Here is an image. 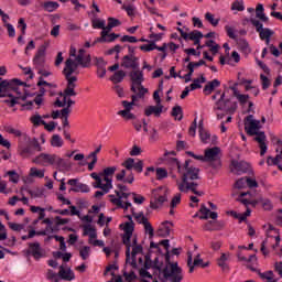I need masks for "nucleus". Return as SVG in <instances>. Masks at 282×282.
<instances>
[{"mask_svg": "<svg viewBox=\"0 0 282 282\" xmlns=\"http://www.w3.org/2000/svg\"><path fill=\"white\" fill-rule=\"evenodd\" d=\"M192 160L187 159L185 160V164L180 163L177 158H169L166 161V165L169 169L173 171H178L181 174V181H177L178 189L183 193L192 192L193 194L197 196H203V192H198L197 187L199 186V183H197V180H199V167H195L191 165Z\"/></svg>", "mask_w": 282, "mask_h": 282, "instance_id": "obj_1", "label": "nucleus"}, {"mask_svg": "<svg viewBox=\"0 0 282 282\" xmlns=\"http://www.w3.org/2000/svg\"><path fill=\"white\" fill-rule=\"evenodd\" d=\"M76 61L74 58L69 57L65 62V68L63 70L65 78L67 80V87L66 89H75L76 88V82L78 80L76 76H72L73 74L78 75L79 70L78 67L83 68H89L91 65V55L86 54V51L84 48H79V53H77Z\"/></svg>", "mask_w": 282, "mask_h": 282, "instance_id": "obj_2", "label": "nucleus"}, {"mask_svg": "<svg viewBox=\"0 0 282 282\" xmlns=\"http://www.w3.org/2000/svg\"><path fill=\"white\" fill-rule=\"evenodd\" d=\"M166 265L160 270L159 279L161 282H183L184 272L177 262H171L170 252L165 254Z\"/></svg>", "mask_w": 282, "mask_h": 282, "instance_id": "obj_3", "label": "nucleus"}, {"mask_svg": "<svg viewBox=\"0 0 282 282\" xmlns=\"http://www.w3.org/2000/svg\"><path fill=\"white\" fill-rule=\"evenodd\" d=\"M32 162L43 167L56 165L59 170L64 171H68L72 167L68 160H65L54 153H40L32 160Z\"/></svg>", "mask_w": 282, "mask_h": 282, "instance_id": "obj_4", "label": "nucleus"}, {"mask_svg": "<svg viewBox=\"0 0 282 282\" xmlns=\"http://www.w3.org/2000/svg\"><path fill=\"white\" fill-rule=\"evenodd\" d=\"M129 77L131 80L130 90L134 94L132 95L133 100L144 98V95L148 94V89L143 87L142 83L144 82L143 72L135 68L134 70H130Z\"/></svg>", "mask_w": 282, "mask_h": 282, "instance_id": "obj_5", "label": "nucleus"}, {"mask_svg": "<svg viewBox=\"0 0 282 282\" xmlns=\"http://www.w3.org/2000/svg\"><path fill=\"white\" fill-rule=\"evenodd\" d=\"M20 155L23 159H29L35 154V152H42V147L37 139L29 138L26 145L20 144L19 145Z\"/></svg>", "mask_w": 282, "mask_h": 282, "instance_id": "obj_6", "label": "nucleus"}, {"mask_svg": "<svg viewBox=\"0 0 282 282\" xmlns=\"http://www.w3.org/2000/svg\"><path fill=\"white\" fill-rule=\"evenodd\" d=\"M220 152H221V149L219 147H213V148L206 149L204 152L205 162H209V165L214 170H220L223 166V162L219 156Z\"/></svg>", "mask_w": 282, "mask_h": 282, "instance_id": "obj_7", "label": "nucleus"}, {"mask_svg": "<svg viewBox=\"0 0 282 282\" xmlns=\"http://www.w3.org/2000/svg\"><path fill=\"white\" fill-rule=\"evenodd\" d=\"M135 229V224L133 220L126 223L123 228L122 243L126 246V262L131 260V237H133V230Z\"/></svg>", "mask_w": 282, "mask_h": 282, "instance_id": "obj_8", "label": "nucleus"}, {"mask_svg": "<svg viewBox=\"0 0 282 282\" xmlns=\"http://www.w3.org/2000/svg\"><path fill=\"white\" fill-rule=\"evenodd\" d=\"M250 23L256 28V32L259 33L261 41H265L267 45H269L273 31L269 28H263V24L253 18L250 19Z\"/></svg>", "mask_w": 282, "mask_h": 282, "instance_id": "obj_9", "label": "nucleus"}, {"mask_svg": "<svg viewBox=\"0 0 282 282\" xmlns=\"http://www.w3.org/2000/svg\"><path fill=\"white\" fill-rule=\"evenodd\" d=\"M261 128L260 121L254 120L252 115H249L245 118V130L250 137H258V134L263 133V131H259Z\"/></svg>", "mask_w": 282, "mask_h": 282, "instance_id": "obj_10", "label": "nucleus"}, {"mask_svg": "<svg viewBox=\"0 0 282 282\" xmlns=\"http://www.w3.org/2000/svg\"><path fill=\"white\" fill-rule=\"evenodd\" d=\"M46 56V47L45 45H41L33 57V65L36 69H42L45 64Z\"/></svg>", "mask_w": 282, "mask_h": 282, "instance_id": "obj_11", "label": "nucleus"}, {"mask_svg": "<svg viewBox=\"0 0 282 282\" xmlns=\"http://www.w3.org/2000/svg\"><path fill=\"white\" fill-rule=\"evenodd\" d=\"M121 66L126 69H139V57L133 54H127L122 57Z\"/></svg>", "mask_w": 282, "mask_h": 282, "instance_id": "obj_12", "label": "nucleus"}, {"mask_svg": "<svg viewBox=\"0 0 282 282\" xmlns=\"http://www.w3.org/2000/svg\"><path fill=\"white\" fill-rule=\"evenodd\" d=\"M117 172V166H107L101 172L100 175L102 176V182L109 187L113 188V176Z\"/></svg>", "mask_w": 282, "mask_h": 282, "instance_id": "obj_13", "label": "nucleus"}, {"mask_svg": "<svg viewBox=\"0 0 282 282\" xmlns=\"http://www.w3.org/2000/svg\"><path fill=\"white\" fill-rule=\"evenodd\" d=\"M26 254L32 256L35 261L41 260L43 258V249L41 248L40 242H30Z\"/></svg>", "mask_w": 282, "mask_h": 282, "instance_id": "obj_14", "label": "nucleus"}, {"mask_svg": "<svg viewBox=\"0 0 282 282\" xmlns=\"http://www.w3.org/2000/svg\"><path fill=\"white\" fill-rule=\"evenodd\" d=\"M18 86H25V83L19 79H13L11 82H8V80H2L0 78V94H6L8 89L15 90Z\"/></svg>", "mask_w": 282, "mask_h": 282, "instance_id": "obj_15", "label": "nucleus"}, {"mask_svg": "<svg viewBox=\"0 0 282 282\" xmlns=\"http://www.w3.org/2000/svg\"><path fill=\"white\" fill-rule=\"evenodd\" d=\"M225 94H221L220 99L216 102L217 109L234 113L235 110H237V102H235L231 107H228L230 100H225Z\"/></svg>", "mask_w": 282, "mask_h": 282, "instance_id": "obj_16", "label": "nucleus"}, {"mask_svg": "<svg viewBox=\"0 0 282 282\" xmlns=\"http://www.w3.org/2000/svg\"><path fill=\"white\" fill-rule=\"evenodd\" d=\"M231 167H232V172H236V174H238V175H241L249 171V164L246 161L232 160Z\"/></svg>", "mask_w": 282, "mask_h": 282, "instance_id": "obj_17", "label": "nucleus"}, {"mask_svg": "<svg viewBox=\"0 0 282 282\" xmlns=\"http://www.w3.org/2000/svg\"><path fill=\"white\" fill-rule=\"evenodd\" d=\"M116 180L119 182L133 184V182L135 181V176H133V172L129 171V173H127V170L123 169L116 174Z\"/></svg>", "mask_w": 282, "mask_h": 282, "instance_id": "obj_18", "label": "nucleus"}, {"mask_svg": "<svg viewBox=\"0 0 282 282\" xmlns=\"http://www.w3.org/2000/svg\"><path fill=\"white\" fill-rule=\"evenodd\" d=\"M115 193H116L118 198H116L115 195H109V197L111 198L110 202L112 204H115L116 206H118L119 208H122V209L131 208V206H132L131 203H129V202L123 203L121 200V193L120 192L116 191Z\"/></svg>", "mask_w": 282, "mask_h": 282, "instance_id": "obj_19", "label": "nucleus"}, {"mask_svg": "<svg viewBox=\"0 0 282 282\" xmlns=\"http://www.w3.org/2000/svg\"><path fill=\"white\" fill-rule=\"evenodd\" d=\"M143 252V248H142V246L141 245H139V246H134L133 248H132V252H131V257H130V259L127 261V263H130V265L133 268V269H137V259H135V257L138 256V254H141Z\"/></svg>", "mask_w": 282, "mask_h": 282, "instance_id": "obj_20", "label": "nucleus"}, {"mask_svg": "<svg viewBox=\"0 0 282 282\" xmlns=\"http://www.w3.org/2000/svg\"><path fill=\"white\" fill-rule=\"evenodd\" d=\"M265 140H267V135L264 134V132L258 133V137L254 138V141L259 143V148L261 150L260 151L261 156H264V154L267 153V150H268Z\"/></svg>", "mask_w": 282, "mask_h": 282, "instance_id": "obj_21", "label": "nucleus"}, {"mask_svg": "<svg viewBox=\"0 0 282 282\" xmlns=\"http://www.w3.org/2000/svg\"><path fill=\"white\" fill-rule=\"evenodd\" d=\"M230 259V253H221V256L217 260V265L224 271H229L228 261Z\"/></svg>", "mask_w": 282, "mask_h": 282, "instance_id": "obj_22", "label": "nucleus"}, {"mask_svg": "<svg viewBox=\"0 0 282 282\" xmlns=\"http://www.w3.org/2000/svg\"><path fill=\"white\" fill-rule=\"evenodd\" d=\"M198 133H199V138L200 141L205 144H207L210 140V133L208 131H206V129L204 128V121L200 120L198 122Z\"/></svg>", "mask_w": 282, "mask_h": 282, "instance_id": "obj_23", "label": "nucleus"}, {"mask_svg": "<svg viewBox=\"0 0 282 282\" xmlns=\"http://www.w3.org/2000/svg\"><path fill=\"white\" fill-rule=\"evenodd\" d=\"M220 85H221V83H220L219 80H217V79H214V80H212V82H208V83L205 85L204 89H203L204 95H206V96L212 95L213 91H214L216 88H218Z\"/></svg>", "mask_w": 282, "mask_h": 282, "instance_id": "obj_24", "label": "nucleus"}, {"mask_svg": "<svg viewBox=\"0 0 282 282\" xmlns=\"http://www.w3.org/2000/svg\"><path fill=\"white\" fill-rule=\"evenodd\" d=\"M58 276L65 281H73L75 279L74 272L70 269L66 270L63 265L59 267Z\"/></svg>", "mask_w": 282, "mask_h": 282, "instance_id": "obj_25", "label": "nucleus"}, {"mask_svg": "<svg viewBox=\"0 0 282 282\" xmlns=\"http://www.w3.org/2000/svg\"><path fill=\"white\" fill-rule=\"evenodd\" d=\"M95 189H100L95 192L94 197L95 198H101L102 196L110 193V191L113 188L105 183L100 184V187H94Z\"/></svg>", "mask_w": 282, "mask_h": 282, "instance_id": "obj_26", "label": "nucleus"}, {"mask_svg": "<svg viewBox=\"0 0 282 282\" xmlns=\"http://www.w3.org/2000/svg\"><path fill=\"white\" fill-rule=\"evenodd\" d=\"M163 111V106L160 105V106H149L145 108L144 110V115L145 116H151V115H154L155 117H160L161 113Z\"/></svg>", "mask_w": 282, "mask_h": 282, "instance_id": "obj_27", "label": "nucleus"}, {"mask_svg": "<svg viewBox=\"0 0 282 282\" xmlns=\"http://www.w3.org/2000/svg\"><path fill=\"white\" fill-rule=\"evenodd\" d=\"M173 226L170 221H164L158 230L159 237H169L171 232V227Z\"/></svg>", "mask_w": 282, "mask_h": 282, "instance_id": "obj_28", "label": "nucleus"}, {"mask_svg": "<svg viewBox=\"0 0 282 282\" xmlns=\"http://www.w3.org/2000/svg\"><path fill=\"white\" fill-rule=\"evenodd\" d=\"M256 17L257 19H260L261 22L267 23L269 21V18L264 14V8L263 4L259 3L256 8Z\"/></svg>", "mask_w": 282, "mask_h": 282, "instance_id": "obj_29", "label": "nucleus"}, {"mask_svg": "<svg viewBox=\"0 0 282 282\" xmlns=\"http://www.w3.org/2000/svg\"><path fill=\"white\" fill-rule=\"evenodd\" d=\"M90 177L94 180V183H91L93 187H101V184H104V178L101 176V172H91Z\"/></svg>", "mask_w": 282, "mask_h": 282, "instance_id": "obj_30", "label": "nucleus"}, {"mask_svg": "<svg viewBox=\"0 0 282 282\" xmlns=\"http://www.w3.org/2000/svg\"><path fill=\"white\" fill-rule=\"evenodd\" d=\"M37 86L40 87V90H39V95L37 96H41L43 97L44 94L46 93V89L45 88H48L51 89L53 87L52 84L45 82L42 77H40V80L37 83Z\"/></svg>", "mask_w": 282, "mask_h": 282, "instance_id": "obj_31", "label": "nucleus"}, {"mask_svg": "<svg viewBox=\"0 0 282 282\" xmlns=\"http://www.w3.org/2000/svg\"><path fill=\"white\" fill-rule=\"evenodd\" d=\"M158 258H155V261L153 262L150 259V256H145V261H144V267L145 269L150 270L151 268H153L154 270H156L160 273V270L162 269L160 265H158L156 263Z\"/></svg>", "mask_w": 282, "mask_h": 282, "instance_id": "obj_32", "label": "nucleus"}, {"mask_svg": "<svg viewBox=\"0 0 282 282\" xmlns=\"http://www.w3.org/2000/svg\"><path fill=\"white\" fill-rule=\"evenodd\" d=\"M126 76H127V73L124 70H117L116 73H113V76L110 78V80L113 84H119V83L123 82Z\"/></svg>", "mask_w": 282, "mask_h": 282, "instance_id": "obj_33", "label": "nucleus"}, {"mask_svg": "<svg viewBox=\"0 0 282 282\" xmlns=\"http://www.w3.org/2000/svg\"><path fill=\"white\" fill-rule=\"evenodd\" d=\"M270 160H272L273 165H276L280 171H282V149L281 153L278 154L275 158L269 156L267 160V164L270 165Z\"/></svg>", "mask_w": 282, "mask_h": 282, "instance_id": "obj_34", "label": "nucleus"}, {"mask_svg": "<svg viewBox=\"0 0 282 282\" xmlns=\"http://www.w3.org/2000/svg\"><path fill=\"white\" fill-rule=\"evenodd\" d=\"M259 276L262 280H267V282H278L276 279H274V274L272 270L265 271V272H260L259 271Z\"/></svg>", "mask_w": 282, "mask_h": 282, "instance_id": "obj_35", "label": "nucleus"}, {"mask_svg": "<svg viewBox=\"0 0 282 282\" xmlns=\"http://www.w3.org/2000/svg\"><path fill=\"white\" fill-rule=\"evenodd\" d=\"M69 192H75V193H89L90 192V187L87 186L85 183H78L77 187H73L70 188Z\"/></svg>", "mask_w": 282, "mask_h": 282, "instance_id": "obj_36", "label": "nucleus"}, {"mask_svg": "<svg viewBox=\"0 0 282 282\" xmlns=\"http://www.w3.org/2000/svg\"><path fill=\"white\" fill-rule=\"evenodd\" d=\"M58 7H59V4L54 1H46L43 4V8L46 12H54Z\"/></svg>", "mask_w": 282, "mask_h": 282, "instance_id": "obj_37", "label": "nucleus"}, {"mask_svg": "<svg viewBox=\"0 0 282 282\" xmlns=\"http://www.w3.org/2000/svg\"><path fill=\"white\" fill-rule=\"evenodd\" d=\"M51 144L53 148H62L64 145V141L59 134H54L51 140Z\"/></svg>", "mask_w": 282, "mask_h": 282, "instance_id": "obj_38", "label": "nucleus"}, {"mask_svg": "<svg viewBox=\"0 0 282 282\" xmlns=\"http://www.w3.org/2000/svg\"><path fill=\"white\" fill-rule=\"evenodd\" d=\"M106 26V21L100 19H94L91 20V28L94 30H102Z\"/></svg>", "mask_w": 282, "mask_h": 282, "instance_id": "obj_39", "label": "nucleus"}, {"mask_svg": "<svg viewBox=\"0 0 282 282\" xmlns=\"http://www.w3.org/2000/svg\"><path fill=\"white\" fill-rule=\"evenodd\" d=\"M79 257L83 261H86L87 259H89V257H90V247L84 246L83 248H80Z\"/></svg>", "mask_w": 282, "mask_h": 282, "instance_id": "obj_40", "label": "nucleus"}, {"mask_svg": "<svg viewBox=\"0 0 282 282\" xmlns=\"http://www.w3.org/2000/svg\"><path fill=\"white\" fill-rule=\"evenodd\" d=\"M231 10H237V12H243L246 10V6L243 4V0H236L231 4Z\"/></svg>", "mask_w": 282, "mask_h": 282, "instance_id": "obj_41", "label": "nucleus"}, {"mask_svg": "<svg viewBox=\"0 0 282 282\" xmlns=\"http://www.w3.org/2000/svg\"><path fill=\"white\" fill-rule=\"evenodd\" d=\"M113 28H110V24L108 23V25H104L102 31L100 32V36L97 37V41H106V37L109 35V33L111 32Z\"/></svg>", "mask_w": 282, "mask_h": 282, "instance_id": "obj_42", "label": "nucleus"}, {"mask_svg": "<svg viewBox=\"0 0 282 282\" xmlns=\"http://www.w3.org/2000/svg\"><path fill=\"white\" fill-rule=\"evenodd\" d=\"M205 19L214 28L218 26L219 24V19H215V15L212 14L210 12L205 13Z\"/></svg>", "mask_w": 282, "mask_h": 282, "instance_id": "obj_43", "label": "nucleus"}, {"mask_svg": "<svg viewBox=\"0 0 282 282\" xmlns=\"http://www.w3.org/2000/svg\"><path fill=\"white\" fill-rule=\"evenodd\" d=\"M166 200L165 196H160L158 198H154V200H151V208L156 209L160 206L163 205V203Z\"/></svg>", "mask_w": 282, "mask_h": 282, "instance_id": "obj_44", "label": "nucleus"}, {"mask_svg": "<svg viewBox=\"0 0 282 282\" xmlns=\"http://www.w3.org/2000/svg\"><path fill=\"white\" fill-rule=\"evenodd\" d=\"M141 223H143V225H144L145 232H149L150 239H151L152 237H154V229H153V227L151 226V224L148 221V218H143V217H142V221H141Z\"/></svg>", "mask_w": 282, "mask_h": 282, "instance_id": "obj_45", "label": "nucleus"}, {"mask_svg": "<svg viewBox=\"0 0 282 282\" xmlns=\"http://www.w3.org/2000/svg\"><path fill=\"white\" fill-rule=\"evenodd\" d=\"M194 267H202L203 269L207 268L209 265L208 262L204 263V260L200 258V254H197L193 260Z\"/></svg>", "mask_w": 282, "mask_h": 282, "instance_id": "obj_46", "label": "nucleus"}, {"mask_svg": "<svg viewBox=\"0 0 282 282\" xmlns=\"http://www.w3.org/2000/svg\"><path fill=\"white\" fill-rule=\"evenodd\" d=\"M135 160L133 158H128L123 163L122 166L126 167V172H131L133 170Z\"/></svg>", "mask_w": 282, "mask_h": 282, "instance_id": "obj_47", "label": "nucleus"}, {"mask_svg": "<svg viewBox=\"0 0 282 282\" xmlns=\"http://www.w3.org/2000/svg\"><path fill=\"white\" fill-rule=\"evenodd\" d=\"M7 175L9 176V181L13 184L19 183V173H17L15 170L8 171Z\"/></svg>", "mask_w": 282, "mask_h": 282, "instance_id": "obj_48", "label": "nucleus"}, {"mask_svg": "<svg viewBox=\"0 0 282 282\" xmlns=\"http://www.w3.org/2000/svg\"><path fill=\"white\" fill-rule=\"evenodd\" d=\"M30 175L32 177L43 178L44 177V170H39L36 167H31L30 169Z\"/></svg>", "mask_w": 282, "mask_h": 282, "instance_id": "obj_49", "label": "nucleus"}, {"mask_svg": "<svg viewBox=\"0 0 282 282\" xmlns=\"http://www.w3.org/2000/svg\"><path fill=\"white\" fill-rule=\"evenodd\" d=\"M167 177V171L164 167L156 169V180L162 181Z\"/></svg>", "mask_w": 282, "mask_h": 282, "instance_id": "obj_50", "label": "nucleus"}, {"mask_svg": "<svg viewBox=\"0 0 282 282\" xmlns=\"http://www.w3.org/2000/svg\"><path fill=\"white\" fill-rule=\"evenodd\" d=\"M31 122L34 124V127H40V124H45V121L42 120V117L40 115H34L31 117Z\"/></svg>", "mask_w": 282, "mask_h": 282, "instance_id": "obj_51", "label": "nucleus"}, {"mask_svg": "<svg viewBox=\"0 0 282 282\" xmlns=\"http://www.w3.org/2000/svg\"><path fill=\"white\" fill-rule=\"evenodd\" d=\"M156 48L155 42H150L149 44H142L140 50L143 52H152Z\"/></svg>", "mask_w": 282, "mask_h": 282, "instance_id": "obj_52", "label": "nucleus"}, {"mask_svg": "<svg viewBox=\"0 0 282 282\" xmlns=\"http://www.w3.org/2000/svg\"><path fill=\"white\" fill-rule=\"evenodd\" d=\"M197 39H204V34L200 31L193 30L192 32H189V36H188L189 41H194Z\"/></svg>", "mask_w": 282, "mask_h": 282, "instance_id": "obj_53", "label": "nucleus"}, {"mask_svg": "<svg viewBox=\"0 0 282 282\" xmlns=\"http://www.w3.org/2000/svg\"><path fill=\"white\" fill-rule=\"evenodd\" d=\"M131 99H132L131 102H129V101H127V100H123V101H122V106H123L124 110H120V111L129 112V111H131V109H133V106H135V101H137V100H133L132 97H131Z\"/></svg>", "mask_w": 282, "mask_h": 282, "instance_id": "obj_54", "label": "nucleus"}, {"mask_svg": "<svg viewBox=\"0 0 282 282\" xmlns=\"http://www.w3.org/2000/svg\"><path fill=\"white\" fill-rule=\"evenodd\" d=\"M225 31L230 40L237 41V34H235V29L232 26L226 25Z\"/></svg>", "mask_w": 282, "mask_h": 282, "instance_id": "obj_55", "label": "nucleus"}, {"mask_svg": "<svg viewBox=\"0 0 282 282\" xmlns=\"http://www.w3.org/2000/svg\"><path fill=\"white\" fill-rule=\"evenodd\" d=\"M18 29L21 30L22 35H25V31L28 30V23H25V19H19Z\"/></svg>", "mask_w": 282, "mask_h": 282, "instance_id": "obj_56", "label": "nucleus"}, {"mask_svg": "<svg viewBox=\"0 0 282 282\" xmlns=\"http://www.w3.org/2000/svg\"><path fill=\"white\" fill-rule=\"evenodd\" d=\"M4 28H6L7 31H8L9 37H15V36H17V31H15V28H14L13 24H11V23H6V24H4Z\"/></svg>", "mask_w": 282, "mask_h": 282, "instance_id": "obj_57", "label": "nucleus"}, {"mask_svg": "<svg viewBox=\"0 0 282 282\" xmlns=\"http://www.w3.org/2000/svg\"><path fill=\"white\" fill-rule=\"evenodd\" d=\"M199 213L203 215L199 216V219H208L210 209H208L205 205H202L199 208Z\"/></svg>", "mask_w": 282, "mask_h": 282, "instance_id": "obj_58", "label": "nucleus"}, {"mask_svg": "<svg viewBox=\"0 0 282 282\" xmlns=\"http://www.w3.org/2000/svg\"><path fill=\"white\" fill-rule=\"evenodd\" d=\"M247 186V176L245 178H238L235 183V188L243 189Z\"/></svg>", "mask_w": 282, "mask_h": 282, "instance_id": "obj_59", "label": "nucleus"}, {"mask_svg": "<svg viewBox=\"0 0 282 282\" xmlns=\"http://www.w3.org/2000/svg\"><path fill=\"white\" fill-rule=\"evenodd\" d=\"M8 226H9L10 229H12L14 232H21V230L23 229V225L17 224V223H8Z\"/></svg>", "mask_w": 282, "mask_h": 282, "instance_id": "obj_60", "label": "nucleus"}, {"mask_svg": "<svg viewBox=\"0 0 282 282\" xmlns=\"http://www.w3.org/2000/svg\"><path fill=\"white\" fill-rule=\"evenodd\" d=\"M118 115L127 120L135 119V115L131 113V111H118Z\"/></svg>", "mask_w": 282, "mask_h": 282, "instance_id": "obj_61", "label": "nucleus"}, {"mask_svg": "<svg viewBox=\"0 0 282 282\" xmlns=\"http://www.w3.org/2000/svg\"><path fill=\"white\" fill-rule=\"evenodd\" d=\"M46 279L50 281L58 282L57 274L52 270H47Z\"/></svg>", "mask_w": 282, "mask_h": 282, "instance_id": "obj_62", "label": "nucleus"}, {"mask_svg": "<svg viewBox=\"0 0 282 282\" xmlns=\"http://www.w3.org/2000/svg\"><path fill=\"white\" fill-rule=\"evenodd\" d=\"M260 79H261V82H262V89H263V90H267V89L270 87V85H271L270 80H269L268 77L264 76V75H261V76H260Z\"/></svg>", "mask_w": 282, "mask_h": 282, "instance_id": "obj_63", "label": "nucleus"}, {"mask_svg": "<svg viewBox=\"0 0 282 282\" xmlns=\"http://www.w3.org/2000/svg\"><path fill=\"white\" fill-rule=\"evenodd\" d=\"M182 196L181 194H176L171 203V208H175L181 203Z\"/></svg>", "mask_w": 282, "mask_h": 282, "instance_id": "obj_64", "label": "nucleus"}]
</instances>
